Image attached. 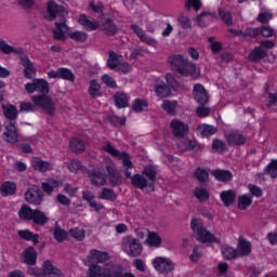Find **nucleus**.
I'll return each instance as SVG.
<instances>
[{"mask_svg":"<svg viewBox=\"0 0 277 277\" xmlns=\"http://www.w3.org/2000/svg\"><path fill=\"white\" fill-rule=\"evenodd\" d=\"M47 11L49 14L48 21L53 22L55 18H60L55 22V28L52 30L54 40H60L64 42L66 40V34L69 31V27L66 24V16H68V11L63 5L57 4L55 1H49L47 4Z\"/></svg>","mask_w":277,"mask_h":277,"instance_id":"obj_1","label":"nucleus"},{"mask_svg":"<svg viewBox=\"0 0 277 277\" xmlns=\"http://www.w3.org/2000/svg\"><path fill=\"white\" fill-rule=\"evenodd\" d=\"M190 228L193 233L197 235V241H200L201 243H222L220 238L215 237V235L205 228V223L200 219H193Z\"/></svg>","mask_w":277,"mask_h":277,"instance_id":"obj_2","label":"nucleus"},{"mask_svg":"<svg viewBox=\"0 0 277 277\" xmlns=\"http://www.w3.org/2000/svg\"><path fill=\"white\" fill-rule=\"evenodd\" d=\"M121 249L128 256L135 259L142 256L144 247L142 246V242H140V239L133 238L132 236H126L122 239Z\"/></svg>","mask_w":277,"mask_h":277,"instance_id":"obj_3","label":"nucleus"},{"mask_svg":"<svg viewBox=\"0 0 277 277\" xmlns=\"http://www.w3.org/2000/svg\"><path fill=\"white\" fill-rule=\"evenodd\" d=\"M28 274L37 277H64L62 271L54 266L51 261L43 262L42 268H30Z\"/></svg>","mask_w":277,"mask_h":277,"instance_id":"obj_4","label":"nucleus"},{"mask_svg":"<svg viewBox=\"0 0 277 277\" xmlns=\"http://www.w3.org/2000/svg\"><path fill=\"white\" fill-rule=\"evenodd\" d=\"M32 103L36 107L42 109L43 114L48 116H55V102L49 95H34L31 97Z\"/></svg>","mask_w":277,"mask_h":277,"instance_id":"obj_5","label":"nucleus"},{"mask_svg":"<svg viewBox=\"0 0 277 277\" xmlns=\"http://www.w3.org/2000/svg\"><path fill=\"white\" fill-rule=\"evenodd\" d=\"M25 200L28 201L29 205L39 207V205H42L44 200V192L40 189V186L32 185L25 193Z\"/></svg>","mask_w":277,"mask_h":277,"instance_id":"obj_6","label":"nucleus"},{"mask_svg":"<svg viewBox=\"0 0 277 277\" xmlns=\"http://www.w3.org/2000/svg\"><path fill=\"white\" fill-rule=\"evenodd\" d=\"M25 90L28 94H34V92H39L42 96H47L49 93V82L44 79H34L32 83H26Z\"/></svg>","mask_w":277,"mask_h":277,"instance_id":"obj_7","label":"nucleus"},{"mask_svg":"<svg viewBox=\"0 0 277 277\" xmlns=\"http://www.w3.org/2000/svg\"><path fill=\"white\" fill-rule=\"evenodd\" d=\"M5 132L2 134L4 142L8 144H16L18 142V132L16 131V123L12 121H4Z\"/></svg>","mask_w":277,"mask_h":277,"instance_id":"obj_8","label":"nucleus"},{"mask_svg":"<svg viewBox=\"0 0 277 277\" xmlns=\"http://www.w3.org/2000/svg\"><path fill=\"white\" fill-rule=\"evenodd\" d=\"M153 265L156 272H159V274H170V272L174 271V263H172V260L170 259L156 258L153 261Z\"/></svg>","mask_w":277,"mask_h":277,"instance_id":"obj_9","label":"nucleus"},{"mask_svg":"<svg viewBox=\"0 0 277 277\" xmlns=\"http://www.w3.org/2000/svg\"><path fill=\"white\" fill-rule=\"evenodd\" d=\"M131 183L133 187H136V189H147V192H155V184L149 183L148 180L140 173H136L132 176Z\"/></svg>","mask_w":277,"mask_h":277,"instance_id":"obj_10","label":"nucleus"},{"mask_svg":"<svg viewBox=\"0 0 277 277\" xmlns=\"http://www.w3.org/2000/svg\"><path fill=\"white\" fill-rule=\"evenodd\" d=\"M170 129L175 137H185L189 133V126L179 119L171 121Z\"/></svg>","mask_w":277,"mask_h":277,"instance_id":"obj_11","label":"nucleus"},{"mask_svg":"<svg viewBox=\"0 0 277 277\" xmlns=\"http://www.w3.org/2000/svg\"><path fill=\"white\" fill-rule=\"evenodd\" d=\"M193 95L199 105H207L209 103V91L200 83L194 85Z\"/></svg>","mask_w":277,"mask_h":277,"instance_id":"obj_12","label":"nucleus"},{"mask_svg":"<svg viewBox=\"0 0 277 277\" xmlns=\"http://www.w3.org/2000/svg\"><path fill=\"white\" fill-rule=\"evenodd\" d=\"M106 172L108 174L107 179L109 185H111V187L120 186V184L122 183V174L120 173V171H118L116 167L108 164L106 166Z\"/></svg>","mask_w":277,"mask_h":277,"instance_id":"obj_13","label":"nucleus"},{"mask_svg":"<svg viewBox=\"0 0 277 277\" xmlns=\"http://www.w3.org/2000/svg\"><path fill=\"white\" fill-rule=\"evenodd\" d=\"M87 259L91 265H98V263H106V261H109V253L92 249Z\"/></svg>","mask_w":277,"mask_h":277,"instance_id":"obj_14","label":"nucleus"},{"mask_svg":"<svg viewBox=\"0 0 277 277\" xmlns=\"http://www.w3.org/2000/svg\"><path fill=\"white\" fill-rule=\"evenodd\" d=\"M226 140L230 146H243V144L247 142L246 136H243V134L239 133L237 130H233L226 134Z\"/></svg>","mask_w":277,"mask_h":277,"instance_id":"obj_15","label":"nucleus"},{"mask_svg":"<svg viewBox=\"0 0 277 277\" xmlns=\"http://www.w3.org/2000/svg\"><path fill=\"white\" fill-rule=\"evenodd\" d=\"M156 96L158 98H168V96H172V89L163 82V80H157L155 85Z\"/></svg>","mask_w":277,"mask_h":277,"instance_id":"obj_16","label":"nucleus"},{"mask_svg":"<svg viewBox=\"0 0 277 277\" xmlns=\"http://www.w3.org/2000/svg\"><path fill=\"white\" fill-rule=\"evenodd\" d=\"M238 258L239 256H250L252 254V243L243 237L238 238V246H237Z\"/></svg>","mask_w":277,"mask_h":277,"instance_id":"obj_17","label":"nucleus"},{"mask_svg":"<svg viewBox=\"0 0 277 277\" xmlns=\"http://www.w3.org/2000/svg\"><path fill=\"white\" fill-rule=\"evenodd\" d=\"M2 114L6 118V122H16L18 118V109L12 104H2Z\"/></svg>","mask_w":277,"mask_h":277,"instance_id":"obj_18","label":"nucleus"},{"mask_svg":"<svg viewBox=\"0 0 277 277\" xmlns=\"http://www.w3.org/2000/svg\"><path fill=\"white\" fill-rule=\"evenodd\" d=\"M89 179L95 187H103L107 183V177L105 176V173L93 170L89 172Z\"/></svg>","mask_w":277,"mask_h":277,"instance_id":"obj_19","label":"nucleus"},{"mask_svg":"<svg viewBox=\"0 0 277 277\" xmlns=\"http://www.w3.org/2000/svg\"><path fill=\"white\" fill-rule=\"evenodd\" d=\"M78 23L85 31H96L98 29V22L91 21L85 14L79 16Z\"/></svg>","mask_w":277,"mask_h":277,"instance_id":"obj_20","label":"nucleus"},{"mask_svg":"<svg viewBox=\"0 0 277 277\" xmlns=\"http://www.w3.org/2000/svg\"><path fill=\"white\" fill-rule=\"evenodd\" d=\"M122 166H123V174L126 176V179H133V162L131 161V156L129 154H127L126 151H123V156H122Z\"/></svg>","mask_w":277,"mask_h":277,"instance_id":"obj_21","label":"nucleus"},{"mask_svg":"<svg viewBox=\"0 0 277 277\" xmlns=\"http://www.w3.org/2000/svg\"><path fill=\"white\" fill-rule=\"evenodd\" d=\"M179 75H182L183 77H190L196 72V64L187 61V58L182 63V66L176 70Z\"/></svg>","mask_w":277,"mask_h":277,"instance_id":"obj_22","label":"nucleus"},{"mask_svg":"<svg viewBox=\"0 0 277 277\" xmlns=\"http://www.w3.org/2000/svg\"><path fill=\"white\" fill-rule=\"evenodd\" d=\"M102 30L106 36H116L118 34V26L113 19L106 18L102 22Z\"/></svg>","mask_w":277,"mask_h":277,"instance_id":"obj_23","label":"nucleus"},{"mask_svg":"<svg viewBox=\"0 0 277 277\" xmlns=\"http://www.w3.org/2000/svg\"><path fill=\"white\" fill-rule=\"evenodd\" d=\"M212 176L220 181L221 183H228V181H233V172L228 170L216 169L211 172Z\"/></svg>","mask_w":277,"mask_h":277,"instance_id":"obj_24","label":"nucleus"},{"mask_svg":"<svg viewBox=\"0 0 277 277\" xmlns=\"http://www.w3.org/2000/svg\"><path fill=\"white\" fill-rule=\"evenodd\" d=\"M220 196L224 207H230L237 200V193L234 189L223 190Z\"/></svg>","mask_w":277,"mask_h":277,"instance_id":"obj_25","label":"nucleus"},{"mask_svg":"<svg viewBox=\"0 0 277 277\" xmlns=\"http://www.w3.org/2000/svg\"><path fill=\"white\" fill-rule=\"evenodd\" d=\"M113 98L118 109H124V107H129V96H127L124 92H116Z\"/></svg>","mask_w":277,"mask_h":277,"instance_id":"obj_26","label":"nucleus"},{"mask_svg":"<svg viewBox=\"0 0 277 277\" xmlns=\"http://www.w3.org/2000/svg\"><path fill=\"white\" fill-rule=\"evenodd\" d=\"M0 194L3 197L14 196L16 194V183L10 181L3 182L0 186Z\"/></svg>","mask_w":277,"mask_h":277,"instance_id":"obj_27","label":"nucleus"},{"mask_svg":"<svg viewBox=\"0 0 277 277\" xmlns=\"http://www.w3.org/2000/svg\"><path fill=\"white\" fill-rule=\"evenodd\" d=\"M31 167L34 170H38L39 172H47L48 170H52V166L49 161H44L41 158H35L31 160Z\"/></svg>","mask_w":277,"mask_h":277,"instance_id":"obj_28","label":"nucleus"},{"mask_svg":"<svg viewBox=\"0 0 277 277\" xmlns=\"http://www.w3.org/2000/svg\"><path fill=\"white\" fill-rule=\"evenodd\" d=\"M36 261H38V252L34 247H29L24 251V263L26 265H36Z\"/></svg>","mask_w":277,"mask_h":277,"instance_id":"obj_29","label":"nucleus"},{"mask_svg":"<svg viewBox=\"0 0 277 277\" xmlns=\"http://www.w3.org/2000/svg\"><path fill=\"white\" fill-rule=\"evenodd\" d=\"M143 176H146L147 183H153L155 185V181H157V168L153 164L146 166L142 171Z\"/></svg>","mask_w":277,"mask_h":277,"instance_id":"obj_30","label":"nucleus"},{"mask_svg":"<svg viewBox=\"0 0 277 277\" xmlns=\"http://www.w3.org/2000/svg\"><path fill=\"white\" fill-rule=\"evenodd\" d=\"M145 243H147V246L150 248H161V236L155 232L148 230Z\"/></svg>","mask_w":277,"mask_h":277,"instance_id":"obj_31","label":"nucleus"},{"mask_svg":"<svg viewBox=\"0 0 277 277\" xmlns=\"http://www.w3.org/2000/svg\"><path fill=\"white\" fill-rule=\"evenodd\" d=\"M22 51L23 49L12 47L8 44L5 40L0 38V53H3V55H10L11 53H15L16 55H18Z\"/></svg>","mask_w":277,"mask_h":277,"instance_id":"obj_32","label":"nucleus"},{"mask_svg":"<svg viewBox=\"0 0 277 277\" xmlns=\"http://www.w3.org/2000/svg\"><path fill=\"white\" fill-rule=\"evenodd\" d=\"M176 107H179V102L170 100H164L161 105V108L168 116H176Z\"/></svg>","mask_w":277,"mask_h":277,"instance_id":"obj_33","label":"nucleus"},{"mask_svg":"<svg viewBox=\"0 0 277 277\" xmlns=\"http://www.w3.org/2000/svg\"><path fill=\"white\" fill-rule=\"evenodd\" d=\"M17 234L21 239H24L25 241H32L35 246H37L38 239H40V236L38 234H34L28 229H19Z\"/></svg>","mask_w":277,"mask_h":277,"instance_id":"obj_34","label":"nucleus"},{"mask_svg":"<svg viewBox=\"0 0 277 277\" xmlns=\"http://www.w3.org/2000/svg\"><path fill=\"white\" fill-rule=\"evenodd\" d=\"M56 187H60V182L54 179H49L47 182L41 183V189L48 194V196H51Z\"/></svg>","mask_w":277,"mask_h":277,"instance_id":"obj_35","label":"nucleus"},{"mask_svg":"<svg viewBox=\"0 0 277 277\" xmlns=\"http://www.w3.org/2000/svg\"><path fill=\"white\" fill-rule=\"evenodd\" d=\"M88 92H89V96H91V98H98V97L103 96V93H101V83H98V81H96V80L90 81Z\"/></svg>","mask_w":277,"mask_h":277,"instance_id":"obj_36","label":"nucleus"},{"mask_svg":"<svg viewBox=\"0 0 277 277\" xmlns=\"http://www.w3.org/2000/svg\"><path fill=\"white\" fill-rule=\"evenodd\" d=\"M198 132L200 133L201 137H209V135H215V133H217V127L206 123L199 124Z\"/></svg>","mask_w":277,"mask_h":277,"instance_id":"obj_37","label":"nucleus"},{"mask_svg":"<svg viewBox=\"0 0 277 277\" xmlns=\"http://www.w3.org/2000/svg\"><path fill=\"white\" fill-rule=\"evenodd\" d=\"M69 148L72 153L80 155V153L85 150V142L81 138H72L69 143Z\"/></svg>","mask_w":277,"mask_h":277,"instance_id":"obj_38","label":"nucleus"},{"mask_svg":"<svg viewBox=\"0 0 277 277\" xmlns=\"http://www.w3.org/2000/svg\"><path fill=\"white\" fill-rule=\"evenodd\" d=\"M264 57H267V51H265L263 48L258 47L255 48L250 54H249V61L250 62H260V60H264Z\"/></svg>","mask_w":277,"mask_h":277,"instance_id":"obj_39","label":"nucleus"},{"mask_svg":"<svg viewBox=\"0 0 277 277\" xmlns=\"http://www.w3.org/2000/svg\"><path fill=\"white\" fill-rule=\"evenodd\" d=\"M221 252L227 261H233V259H239V252H237V249L228 246H224L221 249Z\"/></svg>","mask_w":277,"mask_h":277,"instance_id":"obj_40","label":"nucleus"},{"mask_svg":"<svg viewBox=\"0 0 277 277\" xmlns=\"http://www.w3.org/2000/svg\"><path fill=\"white\" fill-rule=\"evenodd\" d=\"M102 150L108 153V155H111V157H116L117 159L120 160H122V156H124V153H120V150L116 149V147H114V145H111V143L109 142H106L102 146Z\"/></svg>","mask_w":277,"mask_h":277,"instance_id":"obj_41","label":"nucleus"},{"mask_svg":"<svg viewBox=\"0 0 277 277\" xmlns=\"http://www.w3.org/2000/svg\"><path fill=\"white\" fill-rule=\"evenodd\" d=\"M186 58L183 57V55L174 54L169 56L168 62L172 66V69L175 70V72L181 68L182 64L185 62Z\"/></svg>","mask_w":277,"mask_h":277,"instance_id":"obj_42","label":"nucleus"},{"mask_svg":"<svg viewBox=\"0 0 277 277\" xmlns=\"http://www.w3.org/2000/svg\"><path fill=\"white\" fill-rule=\"evenodd\" d=\"M36 210H32L31 207L23 205L18 211L19 220L31 221Z\"/></svg>","mask_w":277,"mask_h":277,"instance_id":"obj_43","label":"nucleus"},{"mask_svg":"<svg viewBox=\"0 0 277 277\" xmlns=\"http://www.w3.org/2000/svg\"><path fill=\"white\" fill-rule=\"evenodd\" d=\"M31 221H34V223L37 224L38 226H44V224L49 222V217H47L44 212L40 210H35Z\"/></svg>","mask_w":277,"mask_h":277,"instance_id":"obj_44","label":"nucleus"},{"mask_svg":"<svg viewBox=\"0 0 277 277\" xmlns=\"http://www.w3.org/2000/svg\"><path fill=\"white\" fill-rule=\"evenodd\" d=\"M103 277H122V266L106 267Z\"/></svg>","mask_w":277,"mask_h":277,"instance_id":"obj_45","label":"nucleus"},{"mask_svg":"<svg viewBox=\"0 0 277 277\" xmlns=\"http://www.w3.org/2000/svg\"><path fill=\"white\" fill-rule=\"evenodd\" d=\"M98 198L100 200H110L111 202H114V200H116L118 196L116 195V192H114V189L104 187L102 189V193L98 195Z\"/></svg>","mask_w":277,"mask_h":277,"instance_id":"obj_46","label":"nucleus"},{"mask_svg":"<svg viewBox=\"0 0 277 277\" xmlns=\"http://www.w3.org/2000/svg\"><path fill=\"white\" fill-rule=\"evenodd\" d=\"M250 205H252V197L249 195L238 197V209H240V211H246Z\"/></svg>","mask_w":277,"mask_h":277,"instance_id":"obj_47","label":"nucleus"},{"mask_svg":"<svg viewBox=\"0 0 277 277\" xmlns=\"http://www.w3.org/2000/svg\"><path fill=\"white\" fill-rule=\"evenodd\" d=\"M219 15L227 27L233 26V13L226 9H219Z\"/></svg>","mask_w":277,"mask_h":277,"instance_id":"obj_48","label":"nucleus"},{"mask_svg":"<svg viewBox=\"0 0 277 277\" xmlns=\"http://www.w3.org/2000/svg\"><path fill=\"white\" fill-rule=\"evenodd\" d=\"M53 235L54 239L58 241V243H62V241H66V237H68L66 230L62 229V227H60L57 223L55 224Z\"/></svg>","mask_w":277,"mask_h":277,"instance_id":"obj_49","label":"nucleus"},{"mask_svg":"<svg viewBox=\"0 0 277 277\" xmlns=\"http://www.w3.org/2000/svg\"><path fill=\"white\" fill-rule=\"evenodd\" d=\"M107 66L110 70H118V54L116 52H108Z\"/></svg>","mask_w":277,"mask_h":277,"instance_id":"obj_50","label":"nucleus"},{"mask_svg":"<svg viewBox=\"0 0 277 277\" xmlns=\"http://www.w3.org/2000/svg\"><path fill=\"white\" fill-rule=\"evenodd\" d=\"M68 37L70 38V40H74L75 42H85V40H88V34L81 30L68 32Z\"/></svg>","mask_w":277,"mask_h":277,"instance_id":"obj_51","label":"nucleus"},{"mask_svg":"<svg viewBox=\"0 0 277 277\" xmlns=\"http://www.w3.org/2000/svg\"><path fill=\"white\" fill-rule=\"evenodd\" d=\"M148 107V102L146 100L136 98L134 103L132 104V109L136 114H141V111H144V108Z\"/></svg>","mask_w":277,"mask_h":277,"instance_id":"obj_52","label":"nucleus"},{"mask_svg":"<svg viewBox=\"0 0 277 277\" xmlns=\"http://www.w3.org/2000/svg\"><path fill=\"white\" fill-rule=\"evenodd\" d=\"M17 55H18V60H19V63L23 66V68H32L34 67V63L31 62V60H29V56L27 54H25V52L23 50Z\"/></svg>","mask_w":277,"mask_h":277,"instance_id":"obj_53","label":"nucleus"},{"mask_svg":"<svg viewBox=\"0 0 277 277\" xmlns=\"http://www.w3.org/2000/svg\"><path fill=\"white\" fill-rule=\"evenodd\" d=\"M60 79H64L65 81H75V74L72 70L68 68H58Z\"/></svg>","mask_w":277,"mask_h":277,"instance_id":"obj_54","label":"nucleus"},{"mask_svg":"<svg viewBox=\"0 0 277 277\" xmlns=\"http://www.w3.org/2000/svg\"><path fill=\"white\" fill-rule=\"evenodd\" d=\"M265 174H268L271 179H277V160L271 161L264 170Z\"/></svg>","mask_w":277,"mask_h":277,"instance_id":"obj_55","label":"nucleus"},{"mask_svg":"<svg viewBox=\"0 0 277 277\" xmlns=\"http://www.w3.org/2000/svg\"><path fill=\"white\" fill-rule=\"evenodd\" d=\"M103 268L96 264L89 266L88 277H103Z\"/></svg>","mask_w":277,"mask_h":277,"instance_id":"obj_56","label":"nucleus"},{"mask_svg":"<svg viewBox=\"0 0 277 277\" xmlns=\"http://www.w3.org/2000/svg\"><path fill=\"white\" fill-rule=\"evenodd\" d=\"M195 196L199 199V202H207L209 200V192L205 188L197 187L195 189Z\"/></svg>","mask_w":277,"mask_h":277,"instance_id":"obj_57","label":"nucleus"},{"mask_svg":"<svg viewBox=\"0 0 277 277\" xmlns=\"http://www.w3.org/2000/svg\"><path fill=\"white\" fill-rule=\"evenodd\" d=\"M71 237H74V239H76L77 241H83V239H85V230L81 229L79 227L76 228H71L69 230Z\"/></svg>","mask_w":277,"mask_h":277,"instance_id":"obj_58","label":"nucleus"},{"mask_svg":"<svg viewBox=\"0 0 277 277\" xmlns=\"http://www.w3.org/2000/svg\"><path fill=\"white\" fill-rule=\"evenodd\" d=\"M102 81H103V83H105V85H107L111 90L118 89V84L116 83V80L114 78H111L109 75H103Z\"/></svg>","mask_w":277,"mask_h":277,"instance_id":"obj_59","label":"nucleus"},{"mask_svg":"<svg viewBox=\"0 0 277 277\" xmlns=\"http://www.w3.org/2000/svg\"><path fill=\"white\" fill-rule=\"evenodd\" d=\"M108 121L113 124V127H124V124H127V118H119L116 115L110 116Z\"/></svg>","mask_w":277,"mask_h":277,"instance_id":"obj_60","label":"nucleus"},{"mask_svg":"<svg viewBox=\"0 0 277 277\" xmlns=\"http://www.w3.org/2000/svg\"><path fill=\"white\" fill-rule=\"evenodd\" d=\"M212 148L213 150H216V153H224V150H226V143L219 138H214L212 141Z\"/></svg>","mask_w":277,"mask_h":277,"instance_id":"obj_61","label":"nucleus"},{"mask_svg":"<svg viewBox=\"0 0 277 277\" xmlns=\"http://www.w3.org/2000/svg\"><path fill=\"white\" fill-rule=\"evenodd\" d=\"M177 23H180L183 29H192V21H189V17L185 16V14H181L177 17Z\"/></svg>","mask_w":277,"mask_h":277,"instance_id":"obj_62","label":"nucleus"},{"mask_svg":"<svg viewBox=\"0 0 277 277\" xmlns=\"http://www.w3.org/2000/svg\"><path fill=\"white\" fill-rule=\"evenodd\" d=\"M194 8L195 12H198L202 8V2L200 0H187L185 3V10H192Z\"/></svg>","mask_w":277,"mask_h":277,"instance_id":"obj_63","label":"nucleus"},{"mask_svg":"<svg viewBox=\"0 0 277 277\" xmlns=\"http://www.w3.org/2000/svg\"><path fill=\"white\" fill-rule=\"evenodd\" d=\"M271 18H274V15L269 12H261L259 15H258V18L256 21L259 23H262V24H267L269 23V19Z\"/></svg>","mask_w":277,"mask_h":277,"instance_id":"obj_64","label":"nucleus"}]
</instances>
